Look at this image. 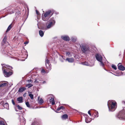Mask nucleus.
Returning <instances> with one entry per match:
<instances>
[{
  "mask_svg": "<svg viewBox=\"0 0 125 125\" xmlns=\"http://www.w3.org/2000/svg\"><path fill=\"white\" fill-rule=\"evenodd\" d=\"M107 105L109 110L111 111H114L117 107V104L116 102L113 100H109L108 101Z\"/></svg>",
  "mask_w": 125,
  "mask_h": 125,
  "instance_id": "f257e3e1",
  "label": "nucleus"
},
{
  "mask_svg": "<svg viewBox=\"0 0 125 125\" xmlns=\"http://www.w3.org/2000/svg\"><path fill=\"white\" fill-rule=\"evenodd\" d=\"M53 12L51 10H48L46 12L44 15L42 14V19L44 21H47L50 18L53 14Z\"/></svg>",
  "mask_w": 125,
  "mask_h": 125,
  "instance_id": "f03ea898",
  "label": "nucleus"
},
{
  "mask_svg": "<svg viewBox=\"0 0 125 125\" xmlns=\"http://www.w3.org/2000/svg\"><path fill=\"white\" fill-rule=\"evenodd\" d=\"M1 65L2 66V70L3 73H5V72H8L10 71H12V70L11 69H12L13 67L8 65H6L4 64H1Z\"/></svg>",
  "mask_w": 125,
  "mask_h": 125,
  "instance_id": "7ed1b4c3",
  "label": "nucleus"
},
{
  "mask_svg": "<svg viewBox=\"0 0 125 125\" xmlns=\"http://www.w3.org/2000/svg\"><path fill=\"white\" fill-rule=\"evenodd\" d=\"M81 51L83 53L87 54L89 52V49L87 45L83 44L82 45V46H81Z\"/></svg>",
  "mask_w": 125,
  "mask_h": 125,
  "instance_id": "20e7f679",
  "label": "nucleus"
},
{
  "mask_svg": "<svg viewBox=\"0 0 125 125\" xmlns=\"http://www.w3.org/2000/svg\"><path fill=\"white\" fill-rule=\"evenodd\" d=\"M53 19V18H52V19H51L50 21L47 22V23L46 24L47 28H50L55 24V21Z\"/></svg>",
  "mask_w": 125,
  "mask_h": 125,
  "instance_id": "39448f33",
  "label": "nucleus"
},
{
  "mask_svg": "<svg viewBox=\"0 0 125 125\" xmlns=\"http://www.w3.org/2000/svg\"><path fill=\"white\" fill-rule=\"evenodd\" d=\"M116 117L119 119H125V113L123 111H120L118 113Z\"/></svg>",
  "mask_w": 125,
  "mask_h": 125,
  "instance_id": "423d86ee",
  "label": "nucleus"
},
{
  "mask_svg": "<svg viewBox=\"0 0 125 125\" xmlns=\"http://www.w3.org/2000/svg\"><path fill=\"white\" fill-rule=\"evenodd\" d=\"M45 64L47 68L50 70L51 69V65L50 63V61L48 59H46L45 60Z\"/></svg>",
  "mask_w": 125,
  "mask_h": 125,
  "instance_id": "0eeeda50",
  "label": "nucleus"
},
{
  "mask_svg": "<svg viewBox=\"0 0 125 125\" xmlns=\"http://www.w3.org/2000/svg\"><path fill=\"white\" fill-rule=\"evenodd\" d=\"M95 57L96 59L98 61H101L102 60L103 57L99 54H95Z\"/></svg>",
  "mask_w": 125,
  "mask_h": 125,
  "instance_id": "6e6552de",
  "label": "nucleus"
},
{
  "mask_svg": "<svg viewBox=\"0 0 125 125\" xmlns=\"http://www.w3.org/2000/svg\"><path fill=\"white\" fill-rule=\"evenodd\" d=\"M118 69L122 71H124L125 70V67L123 66L121 63H119L117 65Z\"/></svg>",
  "mask_w": 125,
  "mask_h": 125,
  "instance_id": "1a4fd4ad",
  "label": "nucleus"
},
{
  "mask_svg": "<svg viewBox=\"0 0 125 125\" xmlns=\"http://www.w3.org/2000/svg\"><path fill=\"white\" fill-rule=\"evenodd\" d=\"M61 38L62 39L66 41H69L70 40L69 37L68 36H61Z\"/></svg>",
  "mask_w": 125,
  "mask_h": 125,
  "instance_id": "9d476101",
  "label": "nucleus"
},
{
  "mask_svg": "<svg viewBox=\"0 0 125 125\" xmlns=\"http://www.w3.org/2000/svg\"><path fill=\"white\" fill-rule=\"evenodd\" d=\"M5 77H8L11 75L12 74V71H10V72H5V73H3Z\"/></svg>",
  "mask_w": 125,
  "mask_h": 125,
  "instance_id": "9b49d317",
  "label": "nucleus"
},
{
  "mask_svg": "<svg viewBox=\"0 0 125 125\" xmlns=\"http://www.w3.org/2000/svg\"><path fill=\"white\" fill-rule=\"evenodd\" d=\"M49 98L50 99V103H52V105H54L55 104V102L53 98L51 97H50Z\"/></svg>",
  "mask_w": 125,
  "mask_h": 125,
  "instance_id": "f8f14e48",
  "label": "nucleus"
},
{
  "mask_svg": "<svg viewBox=\"0 0 125 125\" xmlns=\"http://www.w3.org/2000/svg\"><path fill=\"white\" fill-rule=\"evenodd\" d=\"M20 125H25L26 121L25 119L23 118L22 119H21L20 120Z\"/></svg>",
  "mask_w": 125,
  "mask_h": 125,
  "instance_id": "ddd939ff",
  "label": "nucleus"
},
{
  "mask_svg": "<svg viewBox=\"0 0 125 125\" xmlns=\"http://www.w3.org/2000/svg\"><path fill=\"white\" fill-rule=\"evenodd\" d=\"M66 60L70 62H73L74 61V59L73 58H67Z\"/></svg>",
  "mask_w": 125,
  "mask_h": 125,
  "instance_id": "4468645a",
  "label": "nucleus"
},
{
  "mask_svg": "<svg viewBox=\"0 0 125 125\" xmlns=\"http://www.w3.org/2000/svg\"><path fill=\"white\" fill-rule=\"evenodd\" d=\"M26 89V88L25 87H21L19 88L18 91L19 92L21 93L25 91Z\"/></svg>",
  "mask_w": 125,
  "mask_h": 125,
  "instance_id": "2eb2a0df",
  "label": "nucleus"
},
{
  "mask_svg": "<svg viewBox=\"0 0 125 125\" xmlns=\"http://www.w3.org/2000/svg\"><path fill=\"white\" fill-rule=\"evenodd\" d=\"M13 26V25H12V23H11L8 27L6 32L7 33L12 28Z\"/></svg>",
  "mask_w": 125,
  "mask_h": 125,
  "instance_id": "dca6fc26",
  "label": "nucleus"
},
{
  "mask_svg": "<svg viewBox=\"0 0 125 125\" xmlns=\"http://www.w3.org/2000/svg\"><path fill=\"white\" fill-rule=\"evenodd\" d=\"M68 115L66 114H64L62 115L61 116V118L63 120H66L68 119Z\"/></svg>",
  "mask_w": 125,
  "mask_h": 125,
  "instance_id": "f3484780",
  "label": "nucleus"
},
{
  "mask_svg": "<svg viewBox=\"0 0 125 125\" xmlns=\"http://www.w3.org/2000/svg\"><path fill=\"white\" fill-rule=\"evenodd\" d=\"M7 39V37L6 36H5L1 42V44L2 45H3L6 42Z\"/></svg>",
  "mask_w": 125,
  "mask_h": 125,
  "instance_id": "a211bd4d",
  "label": "nucleus"
},
{
  "mask_svg": "<svg viewBox=\"0 0 125 125\" xmlns=\"http://www.w3.org/2000/svg\"><path fill=\"white\" fill-rule=\"evenodd\" d=\"M23 98L22 97H20L17 98V101L20 102V103H22L23 102Z\"/></svg>",
  "mask_w": 125,
  "mask_h": 125,
  "instance_id": "6ab92c4d",
  "label": "nucleus"
},
{
  "mask_svg": "<svg viewBox=\"0 0 125 125\" xmlns=\"http://www.w3.org/2000/svg\"><path fill=\"white\" fill-rule=\"evenodd\" d=\"M48 73V72H46L45 70L43 68H42V69L41 71V73L42 74H44L45 73Z\"/></svg>",
  "mask_w": 125,
  "mask_h": 125,
  "instance_id": "aec40b11",
  "label": "nucleus"
},
{
  "mask_svg": "<svg viewBox=\"0 0 125 125\" xmlns=\"http://www.w3.org/2000/svg\"><path fill=\"white\" fill-rule=\"evenodd\" d=\"M39 34L40 36L41 37H42L43 36L44 33L42 31L40 30L39 31Z\"/></svg>",
  "mask_w": 125,
  "mask_h": 125,
  "instance_id": "412c9836",
  "label": "nucleus"
},
{
  "mask_svg": "<svg viewBox=\"0 0 125 125\" xmlns=\"http://www.w3.org/2000/svg\"><path fill=\"white\" fill-rule=\"evenodd\" d=\"M65 109V107L62 106L60 107H59L56 110V111H59L61 109H62V110H64Z\"/></svg>",
  "mask_w": 125,
  "mask_h": 125,
  "instance_id": "4be33fe9",
  "label": "nucleus"
},
{
  "mask_svg": "<svg viewBox=\"0 0 125 125\" xmlns=\"http://www.w3.org/2000/svg\"><path fill=\"white\" fill-rule=\"evenodd\" d=\"M43 101L42 98H40L39 100L38 103L40 104H42L43 103Z\"/></svg>",
  "mask_w": 125,
  "mask_h": 125,
  "instance_id": "5701e85b",
  "label": "nucleus"
},
{
  "mask_svg": "<svg viewBox=\"0 0 125 125\" xmlns=\"http://www.w3.org/2000/svg\"><path fill=\"white\" fill-rule=\"evenodd\" d=\"M81 64L84 65L88 66L89 65V64L88 63L86 62H82L81 63Z\"/></svg>",
  "mask_w": 125,
  "mask_h": 125,
  "instance_id": "b1692460",
  "label": "nucleus"
},
{
  "mask_svg": "<svg viewBox=\"0 0 125 125\" xmlns=\"http://www.w3.org/2000/svg\"><path fill=\"white\" fill-rule=\"evenodd\" d=\"M8 106V104L7 103H6L4 104V105H3V106L5 108H7Z\"/></svg>",
  "mask_w": 125,
  "mask_h": 125,
  "instance_id": "393cba45",
  "label": "nucleus"
},
{
  "mask_svg": "<svg viewBox=\"0 0 125 125\" xmlns=\"http://www.w3.org/2000/svg\"><path fill=\"white\" fill-rule=\"evenodd\" d=\"M7 85L6 83H5L0 84V87H4L6 86Z\"/></svg>",
  "mask_w": 125,
  "mask_h": 125,
  "instance_id": "a878e982",
  "label": "nucleus"
},
{
  "mask_svg": "<svg viewBox=\"0 0 125 125\" xmlns=\"http://www.w3.org/2000/svg\"><path fill=\"white\" fill-rule=\"evenodd\" d=\"M0 125H7V124L5 125L4 121H0Z\"/></svg>",
  "mask_w": 125,
  "mask_h": 125,
  "instance_id": "bb28decb",
  "label": "nucleus"
},
{
  "mask_svg": "<svg viewBox=\"0 0 125 125\" xmlns=\"http://www.w3.org/2000/svg\"><path fill=\"white\" fill-rule=\"evenodd\" d=\"M33 85L31 84H28L26 85V87L28 86V88H30L33 86Z\"/></svg>",
  "mask_w": 125,
  "mask_h": 125,
  "instance_id": "cd10ccee",
  "label": "nucleus"
},
{
  "mask_svg": "<svg viewBox=\"0 0 125 125\" xmlns=\"http://www.w3.org/2000/svg\"><path fill=\"white\" fill-rule=\"evenodd\" d=\"M112 68L114 69L115 70H116L117 69L116 66L115 65L112 64Z\"/></svg>",
  "mask_w": 125,
  "mask_h": 125,
  "instance_id": "c85d7f7f",
  "label": "nucleus"
},
{
  "mask_svg": "<svg viewBox=\"0 0 125 125\" xmlns=\"http://www.w3.org/2000/svg\"><path fill=\"white\" fill-rule=\"evenodd\" d=\"M29 96L30 97L31 99H33V95L32 94H29Z\"/></svg>",
  "mask_w": 125,
  "mask_h": 125,
  "instance_id": "c756f323",
  "label": "nucleus"
},
{
  "mask_svg": "<svg viewBox=\"0 0 125 125\" xmlns=\"http://www.w3.org/2000/svg\"><path fill=\"white\" fill-rule=\"evenodd\" d=\"M99 62H100V65L102 66H103V67H104V64L103 63V62H102V60L101 61H99Z\"/></svg>",
  "mask_w": 125,
  "mask_h": 125,
  "instance_id": "7c9ffc66",
  "label": "nucleus"
},
{
  "mask_svg": "<svg viewBox=\"0 0 125 125\" xmlns=\"http://www.w3.org/2000/svg\"><path fill=\"white\" fill-rule=\"evenodd\" d=\"M26 104L27 106L28 107H30V106L29 104V102H27L26 103Z\"/></svg>",
  "mask_w": 125,
  "mask_h": 125,
  "instance_id": "2f4dec72",
  "label": "nucleus"
},
{
  "mask_svg": "<svg viewBox=\"0 0 125 125\" xmlns=\"http://www.w3.org/2000/svg\"><path fill=\"white\" fill-rule=\"evenodd\" d=\"M95 113L96 114V115H95V117H98V112L97 111H96Z\"/></svg>",
  "mask_w": 125,
  "mask_h": 125,
  "instance_id": "473e14b6",
  "label": "nucleus"
},
{
  "mask_svg": "<svg viewBox=\"0 0 125 125\" xmlns=\"http://www.w3.org/2000/svg\"><path fill=\"white\" fill-rule=\"evenodd\" d=\"M4 101H0V105H2V106L4 105Z\"/></svg>",
  "mask_w": 125,
  "mask_h": 125,
  "instance_id": "72a5a7b5",
  "label": "nucleus"
},
{
  "mask_svg": "<svg viewBox=\"0 0 125 125\" xmlns=\"http://www.w3.org/2000/svg\"><path fill=\"white\" fill-rule=\"evenodd\" d=\"M17 107L18 108V109L20 110H22V108L21 107H20L19 105H18L17 106Z\"/></svg>",
  "mask_w": 125,
  "mask_h": 125,
  "instance_id": "f704fd0d",
  "label": "nucleus"
},
{
  "mask_svg": "<svg viewBox=\"0 0 125 125\" xmlns=\"http://www.w3.org/2000/svg\"><path fill=\"white\" fill-rule=\"evenodd\" d=\"M66 53L67 55L69 57L70 56V52H66Z\"/></svg>",
  "mask_w": 125,
  "mask_h": 125,
  "instance_id": "c9c22d12",
  "label": "nucleus"
},
{
  "mask_svg": "<svg viewBox=\"0 0 125 125\" xmlns=\"http://www.w3.org/2000/svg\"><path fill=\"white\" fill-rule=\"evenodd\" d=\"M12 102L13 105H15V103L13 99L12 100Z\"/></svg>",
  "mask_w": 125,
  "mask_h": 125,
  "instance_id": "e433bc0d",
  "label": "nucleus"
},
{
  "mask_svg": "<svg viewBox=\"0 0 125 125\" xmlns=\"http://www.w3.org/2000/svg\"><path fill=\"white\" fill-rule=\"evenodd\" d=\"M36 12L37 14V15H39V13L37 10H36Z\"/></svg>",
  "mask_w": 125,
  "mask_h": 125,
  "instance_id": "4c0bfd02",
  "label": "nucleus"
},
{
  "mask_svg": "<svg viewBox=\"0 0 125 125\" xmlns=\"http://www.w3.org/2000/svg\"><path fill=\"white\" fill-rule=\"evenodd\" d=\"M36 123V121H35L34 122H33L31 125H35V124Z\"/></svg>",
  "mask_w": 125,
  "mask_h": 125,
  "instance_id": "58836bf2",
  "label": "nucleus"
},
{
  "mask_svg": "<svg viewBox=\"0 0 125 125\" xmlns=\"http://www.w3.org/2000/svg\"><path fill=\"white\" fill-rule=\"evenodd\" d=\"M88 114L90 115H91V114L90 113V111L89 110L88 112Z\"/></svg>",
  "mask_w": 125,
  "mask_h": 125,
  "instance_id": "ea45409f",
  "label": "nucleus"
},
{
  "mask_svg": "<svg viewBox=\"0 0 125 125\" xmlns=\"http://www.w3.org/2000/svg\"><path fill=\"white\" fill-rule=\"evenodd\" d=\"M28 43V42L27 41H26L24 42V44H27Z\"/></svg>",
  "mask_w": 125,
  "mask_h": 125,
  "instance_id": "a19ab883",
  "label": "nucleus"
},
{
  "mask_svg": "<svg viewBox=\"0 0 125 125\" xmlns=\"http://www.w3.org/2000/svg\"><path fill=\"white\" fill-rule=\"evenodd\" d=\"M28 81L29 82H32V81L31 80H28Z\"/></svg>",
  "mask_w": 125,
  "mask_h": 125,
  "instance_id": "79ce46f5",
  "label": "nucleus"
},
{
  "mask_svg": "<svg viewBox=\"0 0 125 125\" xmlns=\"http://www.w3.org/2000/svg\"><path fill=\"white\" fill-rule=\"evenodd\" d=\"M46 83V82L45 81H44L43 82H42V84H43L44 83Z\"/></svg>",
  "mask_w": 125,
  "mask_h": 125,
  "instance_id": "37998d69",
  "label": "nucleus"
},
{
  "mask_svg": "<svg viewBox=\"0 0 125 125\" xmlns=\"http://www.w3.org/2000/svg\"><path fill=\"white\" fill-rule=\"evenodd\" d=\"M75 40H73V39H72V41L74 42H75Z\"/></svg>",
  "mask_w": 125,
  "mask_h": 125,
  "instance_id": "c03bdc74",
  "label": "nucleus"
},
{
  "mask_svg": "<svg viewBox=\"0 0 125 125\" xmlns=\"http://www.w3.org/2000/svg\"><path fill=\"white\" fill-rule=\"evenodd\" d=\"M122 102H123V103H124L125 104V101H122Z\"/></svg>",
  "mask_w": 125,
  "mask_h": 125,
  "instance_id": "a18cd8bd",
  "label": "nucleus"
},
{
  "mask_svg": "<svg viewBox=\"0 0 125 125\" xmlns=\"http://www.w3.org/2000/svg\"><path fill=\"white\" fill-rule=\"evenodd\" d=\"M25 94H24V95H25Z\"/></svg>",
  "mask_w": 125,
  "mask_h": 125,
  "instance_id": "49530a36",
  "label": "nucleus"
},
{
  "mask_svg": "<svg viewBox=\"0 0 125 125\" xmlns=\"http://www.w3.org/2000/svg\"><path fill=\"white\" fill-rule=\"evenodd\" d=\"M25 94H24V95H25Z\"/></svg>",
  "mask_w": 125,
  "mask_h": 125,
  "instance_id": "de8ad7c7",
  "label": "nucleus"
}]
</instances>
